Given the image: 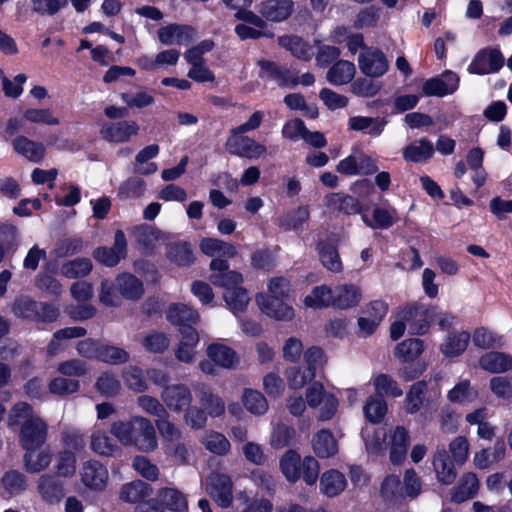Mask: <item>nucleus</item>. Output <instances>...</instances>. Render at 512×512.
<instances>
[{
    "label": "nucleus",
    "mask_w": 512,
    "mask_h": 512,
    "mask_svg": "<svg viewBox=\"0 0 512 512\" xmlns=\"http://www.w3.org/2000/svg\"><path fill=\"white\" fill-rule=\"evenodd\" d=\"M386 121L379 117L354 116L348 121V127L353 131H362L372 137L382 134Z\"/></svg>",
    "instance_id": "bb28decb"
},
{
    "label": "nucleus",
    "mask_w": 512,
    "mask_h": 512,
    "mask_svg": "<svg viewBox=\"0 0 512 512\" xmlns=\"http://www.w3.org/2000/svg\"><path fill=\"white\" fill-rule=\"evenodd\" d=\"M91 450L103 457H113L121 451L119 445L102 430L94 431L90 436Z\"/></svg>",
    "instance_id": "393cba45"
},
{
    "label": "nucleus",
    "mask_w": 512,
    "mask_h": 512,
    "mask_svg": "<svg viewBox=\"0 0 512 512\" xmlns=\"http://www.w3.org/2000/svg\"><path fill=\"white\" fill-rule=\"evenodd\" d=\"M223 298L233 313L244 311L250 301V297L243 287L224 291Z\"/></svg>",
    "instance_id": "13d9d810"
},
{
    "label": "nucleus",
    "mask_w": 512,
    "mask_h": 512,
    "mask_svg": "<svg viewBox=\"0 0 512 512\" xmlns=\"http://www.w3.org/2000/svg\"><path fill=\"white\" fill-rule=\"evenodd\" d=\"M355 72L352 62L339 60L328 70L326 77L333 85H344L354 78Z\"/></svg>",
    "instance_id": "e433bc0d"
},
{
    "label": "nucleus",
    "mask_w": 512,
    "mask_h": 512,
    "mask_svg": "<svg viewBox=\"0 0 512 512\" xmlns=\"http://www.w3.org/2000/svg\"><path fill=\"white\" fill-rule=\"evenodd\" d=\"M195 37V29L188 25L170 24L158 30L159 41L165 45H188Z\"/></svg>",
    "instance_id": "ddd939ff"
},
{
    "label": "nucleus",
    "mask_w": 512,
    "mask_h": 512,
    "mask_svg": "<svg viewBox=\"0 0 512 512\" xmlns=\"http://www.w3.org/2000/svg\"><path fill=\"white\" fill-rule=\"evenodd\" d=\"M285 298H269L258 295L256 302L260 309L270 317L277 320H290L294 316L293 309L284 302Z\"/></svg>",
    "instance_id": "a211bd4d"
},
{
    "label": "nucleus",
    "mask_w": 512,
    "mask_h": 512,
    "mask_svg": "<svg viewBox=\"0 0 512 512\" xmlns=\"http://www.w3.org/2000/svg\"><path fill=\"white\" fill-rule=\"evenodd\" d=\"M434 152L433 143L426 138H422L414 140L403 149V158L409 162L422 163L431 159Z\"/></svg>",
    "instance_id": "4be33fe9"
},
{
    "label": "nucleus",
    "mask_w": 512,
    "mask_h": 512,
    "mask_svg": "<svg viewBox=\"0 0 512 512\" xmlns=\"http://www.w3.org/2000/svg\"><path fill=\"white\" fill-rule=\"evenodd\" d=\"M333 289L326 285L315 287L309 295L305 297V305L311 308H323L333 306Z\"/></svg>",
    "instance_id": "8fccbe9b"
},
{
    "label": "nucleus",
    "mask_w": 512,
    "mask_h": 512,
    "mask_svg": "<svg viewBox=\"0 0 512 512\" xmlns=\"http://www.w3.org/2000/svg\"><path fill=\"white\" fill-rule=\"evenodd\" d=\"M279 44L289 50L295 57L303 60L310 59V46L297 36H282Z\"/></svg>",
    "instance_id": "680f3d73"
},
{
    "label": "nucleus",
    "mask_w": 512,
    "mask_h": 512,
    "mask_svg": "<svg viewBox=\"0 0 512 512\" xmlns=\"http://www.w3.org/2000/svg\"><path fill=\"white\" fill-rule=\"evenodd\" d=\"M95 388L105 397H114L120 393L121 384L115 374L104 372L97 378Z\"/></svg>",
    "instance_id": "0e129e2a"
},
{
    "label": "nucleus",
    "mask_w": 512,
    "mask_h": 512,
    "mask_svg": "<svg viewBox=\"0 0 512 512\" xmlns=\"http://www.w3.org/2000/svg\"><path fill=\"white\" fill-rule=\"evenodd\" d=\"M110 433L124 446L136 448L143 453L157 449L158 439L152 421L143 416H132L111 424Z\"/></svg>",
    "instance_id": "f03ea898"
},
{
    "label": "nucleus",
    "mask_w": 512,
    "mask_h": 512,
    "mask_svg": "<svg viewBox=\"0 0 512 512\" xmlns=\"http://www.w3.org/2000/svg\"><path fill=\"white\" fill-rule=\"evenodd\" d=\"M167 319L171 324L177 326L193 325L199 321V314L187 305L178 303L169 307Z\"/></svg>",
    "instance_id": "473e14b6"
},
{
    "label": "nucleus",
    "mask_w": 512,
    "mask_h": 512,
    "mask_svg": "<svg viewBox=\"0 0 512 512\" xmlns=\"http://www.w3.org/2000/svg\"><path fill=\"white\" fill-rule=\"evenodd\" d=\"M150 494V486L141 480H136L122 486L120 498L128 503H136L150 496Z\"/></svg>",
    "instance_id": "a18cd8bd"
},
{
    "label": "nucleus",
    "mask_w": 512,
    "mask_h": 512,
    "mask_svg": "<svg viewBox=\"0 0 512 512\" xmlns=\"http://www.w3.org/2000/svg\"><path fill=\"white\" fill-rule=\"evenodd\" d=\"M244 407L252 414L263 415L268 410L266 398L258 391L245 389L242 394Z\"/></svg>",
    "instance_id": "603ef678"
},
{
    "label": "nucleus",
    "mask_w": 512,
    "mask_h": 512,
    "mask_svg": "<svg viewBox=\"0 0 512 512\" xmlns=\"http://www.w3.org/2000/svg\"><path fill=\"white\" fill-rule=\"evenodd\" d=\"M318 250L321 263L325 268L334 273L342 271L343 266L336 247L328 243H320Z\"/></svg>",
    "instance_id": "09e8293b"
},
{
    "label": "nucleus",
    "mask_w": 512,
    "mask_h": 512,
    "mask_svg": "<svg viewBox=\"0 0 512 512\" xmlns=\"http://www.w3.org/2000/svg\"><path fill=\"white\" fill-rule=\"evenodd\" d=\"M12 144L15 151L30 162L39 163L45 157V146L42 143L30 140L25 136L16 137Z\"/></svg>",
    "instance_id": "5701e85b"
},
{
    "label": "nucleus",
    "mask_w": 512,
    "mask_h": 512,
    "mask_svg": "<svg viewBox=\"0 0 512 512\" xmlns=\"http://www.w3.org/2000/svg\"><path fill=\"white\" fill-rule=\"evenodd\" d=\"M374 387L376 395L381 398H383V396L397 398L403 394L398 383L387 374L377 375L374 379Z\"/></svg>",
    "instance_id": "6e6d98bb"
},
{
    "label": "nucleus",
    "mask_w": 512,
    "mask_h": 512,
    "mask_svg": "<svg viewBox=\"0 0 512 512\" xmlns=\"http://www.w3.org/2000/svg\"><path fill=\"white\" fill-rule=\"evenodd\" d=\"M470 341V334L466 331L451 333L441 345L442 352L449 357L462 354Z\"/></svg>",
    "instance_id": "79ce46f5"
},
{
    "label": "nucleus",
    "mask_w": 512,
    "mask_h": 512,
    "mask_svg": "<svg viewBox=\"0 0 512 512\" xmlns=\"http://www.w3.org/2000/svg\"><path fill=\"white\" fill-rule=\"evenodd\" d=\"M37 490L42 500L48 504H57L65 496L63 483L49 474H44L38 479Z\"/></svg>",
    "instance_id": "dca6fc26"
},
{
    "label": "nucleus",
    "mask_w": 512,
    "mask_h": 512,
    "mask_svg": "<svg viewBox=\"0 0 512 512\" xmlns=\"http://www.w3.org/2000/svg\"><path fill=\"white\" fill-rule=\"evenodd\" d=\"M92 270V262L89 258H76L64 263L60 272L69 279L84 277Z\"/></svg>",
    "instance_id": "864d4df0"
},
{
    "label": "nucleus",
    "mask_w": 512,
    "mask_h": 512,
    "mask_svg": "<svg viewBox=\"0 0 512 512\" xmlns=\"http://www.w3.org/2000/svg\"><path fill=\"white\" fill-rule=\"evenodd\" d=\"M363 410L370 422L379 423L386 414L387 405L383 398L374 395L368 398Z\"/></svg>",
    "instance_id": "69168bd1"
},
{
    "label": "nucleus",
    "mask_w": 512,
    "mask_h": 512,
    "mask_svg": "<svg viewBox=\"0 0 512 512\" xmlns=\"http://www.w3.org/2000/svg\"><path fill=\"white\" fill-rule=\"evenodd\" d=\"M116 289L129 300H138L144 293L142 282L130 273H123L116 278Z\"/></svg>",
    "instance_id": "cd10ccee"
},
{
    "label": "nucleus",
    "mask_w": 512,
    "mask_h": 512,
    "mask_svg": "<svg viewBox=\"0 0 512 512\" xmlns=\"http://www.w3.org/2000/svg\"><path fill=\"white\" fill-rule=\"evenodd\" d=\"M260 67L259 76L262 79H270L277 82L281 87H295L299 79L292 74L286 66H280L269 60L258 61Z\"/></svg>",
    "instance_id": "9d476101"
},
{
    "label": "nucleus",
    "mask_w": 512,
    "mask_h": 512,
    "mask_svg": "<svg viewBox=\"0 0 512 512\" xmlns=\"http://www.w3.org/2000/svg\"><path fill=\"white\" fill-rule=\"evenodd\" d=\"M129 353L118 346L101 345L98 360L111 365H120L129 361Z\"/></svg>",
    "instance_id": "e2e57ef3"
},
{
    "label": "nucleus",
    "mask_w": 512,
    "mask_h": 512,
    "mask_svg": "<svg viewBox=\"0 0 512 512\" xmlns=\"http://www.w3.org/2000/svg\"><path fill=\"white\" fill-rule=\"evenodd\" d=\"M433 467L437 480L443 485H450L456 479L457 473L453 462L444 447L437 449L433 457Z\"/></svg>",
    "instance_id": "6ab92c4d"
},
{
    "label": "nucleus",
    "mask_w": 512,
    "mask_h": 512,
    "mask_svg": "<svg viewBox=\"0 0 512 512\" xmlns=\"http://www.w3.org/2000/svg\"><path fill=\"white\" fill-rule=\"evenodd\" d=\"M207 490L220 507L228 508L232 504L233 486L228 475L212 473L208 478Z\"/></svg>",
    "instance_id": "0eeeda50"
},
{
    "label": "nucleus",
    "mask_w": 512,
    "mask_h": 512,
    "mask_svg": "<svg viewBox=\"0 0 512 512\" xmlns=\"http://www.w3.org/2000/svg\"><path fill=\"white\" fill-rule=\"evenodd\" d=\"M162 438V445L182 439V430L169 419V413L155 420V426Z\"/></svg>",
    "instance_id": "3c124183"
},
{
    "label": "nucleus",
    "mask_w": 512,
    "mask_h": 512,
    "mask_svg": "<svg viewBox=\"0 0 512 512\" xmlns=\"http://www.w3.org/2000/svg\"><path fill=\"white\" fill-rule=\"evenodd\" d=\"M202 444L207 450L217 455H226L230 450V442L221 433L210 431L205 434Z\"/></svg>",
    "instance_id": "052dcab7"
},
{
    "label": "nucleus",
    "mask_w": 512,
    "mask_h": 512,
    "mask_svg": "<svg viewBox=\"0 0 512 512\" xmlns=\"http://www.w3.org/2000/svg\"><path fill=\"white\" fill-rule=\"evenodd\" d=\"M294 3L291 0H265L259 6V13L272 22H282L292 14Z\"/></svg>",
    "instance_id": "f3484780"
},
{
    "label": "nucleus",
    "mask_w": 512,
    "mask_h": 512,
    "mask_svg": "<svg viewBox=\"0 0 512 512\" xmlns=\"http://www.w3.org/2000/svg\"><path fill=\"white\" fill-rule=\"evenodd\" d=\"M309 215L308 207L301 206L280 217L279 225L285 230H296L309 219Z\"/></svg>",
    "instance_id": "bf43d9fd"
},
{
    "label": "nucleus",
    "mask_w": 512,
    "mask_h": 512,
    "mask_svg": "<svg viewBox=\"0 0 512 512\" xmlns=\"http://www.w3.org/2000/svg\"><path fill=\"white\" fill-rule=\"evenodd\" d=\"M7 426L18 432L23 449L37 450L47 440V422L25 401H18L11 406L7 414Z\"/></svg>",
    "instance_id": "f257e3e1"
},
{
    "label": "nucleus",
    "mask_w": 512,
    "mask_h": 512,
    "mask_svg": "<svg viewBox=\"0 0 512 512\" xmlns=\"http://www.w3.org/2000/svg\"><path fill=\"white\" fill-rule=\"evenodd\" d=\"M345 476L338 470H328L320 478V490L328 497L339 495L346 488Z\"/></svg>",
    "instance_id": "c756f323"
},
{
    "label": "nucleus",
    "mask_w": 512,
    "mask_h": 512,
    "mask_svg": "<svg viewBox=\"0 0 512 512\" xmlns=\"http://www.w3.org/2000/svg\"><path fill=\"white\" fill-rule=\"evenodd\" d=\"M285 377L289 388L298 390L312 381L315 375L306 367L292 366L286 369Z\"/></svg>",
    "instance_id": "de8ad7c7"
},
{
    "label": "nucleus",
    "mask_w": 512,
    "mask_h": 512,
    "mask_svg": "<svg viewBox=\"0 0 512 512\" xmlns=\"http://www.w3.org/2000/svg\"><path fill=\"white\" fill-rule=\"evenodd\" d=\"M390 460L393 464H400L407 455L409 434L403 426H397L393 431L390 443Z\"/></svg>",
    "instance_id": "c85d7f7f"
},
{
    "label": "nucleus",
    "mask_w": 512,
    "mask_h": 512,
    "mask_svg": "<svg viewBox=\"0 0 512 512\" xmlns=\"http://www.w3.org/2000/svg\"><path fill=\"white\" fill-rule=\"evenodd\" d=\"M313 450L320 458H329L338 452V444L331 431L323 429L312 440Z\"/></svg>",
    "instance_id": "2f4dec72"
},
{
    "label": "nucleus",
    "mask_w": 512,
    "mask_h": 512,
    "mask_svg": "<svg viewBox=\"0 0 512 512\" xmlns=\"http://www.w3.org/2000/svg\"><path fill=\"white\" fill-rule=\"evenodd\" d=\"M479 488L477 476L472 473H466L462 476L457 487L452 493V501L456 503L464 502L476 495Z\"/></svg>",
    "instance_id": "c9c22d12"
},
{
    "label": "nucleus",
    "mask_w": 512,
    "mask_h": 512,
    "mask_svg": "<svg viewBox=\"0 0 512 512\" xmlns=\"http://www.w3.org/2000/svg\"><path fill=\"white\" fill-rule=\"evenodd\" d=\"M11 310L18 318L37 322H53L59 316V310L55 306L37 302L26 295L18 296Z\"/></svg>",
    "instance_id": "7ed1b4c3"
},
{
    "label": "nucleus",
    "mask_w": 512,
    "mask_h": 512,
    "mask_svg": "<svg viewBox=\"0 0 512 512\" xmlns=\"http://www.w3.org/2000/svg\"><path fill=\"white\" fill-rule=\"evenodd\" d=\"M139 126L135 121L122 120L102 125L100 135L103 139L113 143H123L138 134Z\"/></svg>",
    "instance_id": "1a4fd4ad"
},
{
    "label": "nucleus",
    "mask_w": 512,
    "mask_h": 512,
    "mask_svg": "<svg viewBox=\"0 0 512 512\" xmlns=\"http://www.w3.org/2000/svg\"><path fill=\"white\" fill-rule=\"evenodd\" d=\"M504 63V58L498 50H481L476 54L468 67L472 74H489L497 72Z\"/></svg>",
    "instance_id": "9b49d317"
},
{
    "label": "nucleus",
    "mask_w": 512,
    "mask_h": 512,
    "mask_svg": "<svg viewBox=\"0 0 512 512\" xmlns=\"http://www.w3.org/2000/svg\"><path fill=\"white\" fill-rule=\"evenodd\" d=\"M132 234L145 252H153L157 245L166 244L171 239L170 235L145 224L134 227Z\"/></svg>",
    "instance_id": "f8f14e48"
},
{
    "label": "nucleus",
    "mask_w": 512,
    "mask_h": 512,
    "mask_svg": "<svg viewBox=\"0 0 512 512\" xmlns=\"http://www.w3.org/2000/svg\"><path fill=\"white\" fill-rule=\"evenodd\" d=\"M398 213L394 208L376 207L373 210V218L369 220L363 217L364 222L373 229H387L398 221Z\"/></svg>",
    "instance_id": "37998d69"
},
{
    "label": "nucleus",
    "mask_w": 512,
    "mask_h": 512,
    "mask_svg": "<svg viewBox=\"0 0 512 512\" xmlns=\"http://www.w3.org/2000/svg\"><path fill=\"white\" fill-rule=\"evenodd\" d=\"M243 133H235L233 129L226 140L225 148L231 154L248 159H257L266 152V147Z\"/></svg>",
    "instance_id": "20e7f679"
},
{
    "label": "nucleus",
    "mask_w": 512,
    "mask_h": 512,
    "mask_svg": "<svg viewBox=\"0 0 512 512\" xmlns=\"http://www.w3.org/2000/svg\"><path fill=\"white\" fill-rule=\"evenodd\" d=\"M207 355L214 364L226 369H233L239 363L236 352L223 344L209 345Z\"/></svg>",
    "instance_id": "a878e982"
},
{
    "label": "nucleus",
    "mask_w": 512,
    "mask_h": 512,
    "mask_svg": "<svg viewBox=\"0 0 512 512\" xmlns=\"http://www.w3.org/2000/svg\"><path fill=\"white\" fill-rule=\"evenodd\" d=\"M158 153L159 146L157 144H151L139 151L135 158L137 164L135 171L141 175H150L155 173L157 171L156 163L148 161L156 157Z\"/></svg>",
    "instance_id": "a19ab883"
},
{
    "label": "nucleus",
    "mask_w": 512,
    "mask_h": 512,
    "mask_svg": "<svg viewBox=\"0 0 512 512\" xmlns=\"http://www.w3.org/2000/svg\"><path fill=\"white\" fill-rule=\"evenodd\" d=\"M145 188V181L140 177L133 176L120 185L118 196L121 199L138 198L143 195Z\"/></svg>",
    "instance_id": "338daca9"
},
{
    "label": "nucleus",
    "mask_w": 512,
    "mask_h": 512,
    "mask_svg": "<svg viewBox=\"0 0 512 512\" xmlns=\"http://www.w3.org/2000/svg\"><path fill=\"white\" fill-rule=\"evenodd\" d=\"M300 455L294 451H287L280 460V468L286 479L290 482H296L301 477Z\"/></svg>",
    "instance_id": "49530a36"
},
{
    "label": "nucleus",
    "mask_w": 512,
    "mask_h": 512,
    "mask_svg": "<svg viewBox=\"0 0 512 512\" xmlns=\"http://www.w3.org/2000/svg\"><path fill=\"white\" fill-rule=\"evenodd\" d=\"M427 392V383L418 381L414 383L406 395V411L410 414L418 412L423 406Z\"/></svg>",
    "instance_id": "5fc2aeb1"
},
{
    "label": "nucleus",
    "mask_w": 512,
    "mask_h": 512,
    "mask_svg": "<svg viewBox=\"0 0 512 512\" xmlns=\"http://www.w3.org/2000/svg\"><path fill=\"white\" fill-rule=\"evenodd\" d=\"M161 502L170 510L184 512L187 509L186 497L178 490L173 488H163L159 492Z\"/></svg>",
    "instance_id": "4d7b16f0"
},
{
    "label": "nucleus",
    "mask_w": 512,
    "mask_h": 512,
    "mask_svg": "<svg viewBox=\"0 0 512 512\" xmlns=\"http://www.w3.org/2000/svg\"><path fill=\"white\" fill-rule=\"evenodd\" d=\"M197 397L207 415L219 417L225 412V403L223 399L213 393L210 387L205 384H198L195 388Z\"/></svg>",
    "instance_id": "aec40b11"
},
{
    "label": "nucleus",
    "mask_w": 512,
    "mask_h": 512,
    "mask_svg": "<svg viewBox=\"0 0 512 512\" xmlns=\"http://www.w3.org/2000/svg\"><path fill=\"white\" fill-rule=\"evenodd\" d=\"M458 84L459 77L452 71H445L440 77L428 79L422 89L426 96L443 97L453 93Z\"/></svg>",
    "instance_id": "4468645a"
},
{
    "label": "nucleus",
    "mask_w": 512,
    "mask_h": 512,
    "mask_svg": "<svg viewBox=\"0 0 512 512\" xmlns=\"http://www.w3.org/2000/svg\"><path fill=\"white\" fill-rule=\"evenodd\" d=\"M359 69L369 77H380L384 75L389 67L385 54L373 47H366L358 57Z\"/></svg>",
    "instance_id": "39448f33"
},
{
    "label": "nucleus",
    "mask_w": 512,
    "mask_h": 512,
    "mask_svg": "<svg viewBox=\"0 0 512 512\" xmlns=\"http://www.w3.org/2000/svg\"><path fill=\"white\" fill-rule=\"evenodd\" d=\"M160 397L166 410L169 409L175 413L184 411L189 407L193 399L189 387L181 383L166 385Z\"/></svg>",
    "instance_id": "423d86ee"
},
{
    "label": "nucleus",
    "mask_w": 512,
    "mask_h": 512,
    "mask_svg": "<svg viewBox=\"0 0 512 512\" xmlns=\"http://www.w3.org/2000/svg\"><path fill=\"white\" fill-rule=\"evenodd\" d=\"M167 257L179 266H188L193 263L194 256L191 245L184 241L167 243Z\"/></svg>",
    "instance_id": "4c0bfd02"
},
{
    "label": "nucleus",
    "mask_w": 512,
    "mask_h": 512,
    "mask_svg": "<svg viewBox=\"0 0 512 512\" xmlns=\"http://www.w3.org/2000/svg\"><path fill=\"white\" fill-rule=\"evenodd\" d=\"M333 307L348 309L357 306L361 299V289L353 284L336 286L333 289Z\"/></svg>",
    "instance_id": "412c9836"
},
{
    "label": "nucleus",
    "mask_w": 512,
    "mask_h": 512,
    "mask_svg": "<svg viewBox=\"0 0 512 512\" xmlns=\"http://www.w3.org/2000/svg\"><path fill=\"white\" fill-rule=\"evenodd\" d=\"M424 350V343L418 338H410L399 343L395 348V357L404 363L413 362Z\"/></svg>",
    "instance_id": "58836bf2"
},
{
    "label": "nucleus",
    "mask_w": 512,
    "mask_h": 512,
    "mask_svg": "<svg viewBox=\"0 0 512 512\" xmlns=\"http://www.w3.org/2000/svg\"><path fill=\"white\" fill-rule=\"evenodd\" d=\"M127 255V240L122 230H116L112 247H98L93 256L100 263L113 267Z\"/></svg>",
    "instance_id": "6e6552de"
},
{
    "label": "nucleus",
    "mask_w": 512,
    "mask_h": 512,
    "mask_svg": "<svg viewBox=\"0 0 512 512\" xmlns=\"http://www.w3.org/2000/svg\"><path fill=\"white\" fill-rule=\"evenodd\" d=\"M23 456L24 468L28 473L36 474L46 470L51 463V453L48 450H29Z\"/></svg>",
    "instance_id": "72a5a7b5"
},
{
    "label": "nucleus",
    "mask_w": 512,
    "mask_h": 512,
    "mask_svg": "<svg viewBox=\"0 0 512 512\" xmlns=\"http://www.w3.org/2000/svg\"><path fill=\"white\" fill-rule=\"evenodd\" d=\"M416 316L430 317L432 322L436 321L442 330L449 329L455 322L456 317L448 312H442L437 306H430L427 309H411L406 312L405 318L411 319Z\"/></svg>",
    "instance_id": "7c9ffc66"
},
{
    "label": "nucleus",
    "mask_w": 512,
    "mask_h": 512,
    "mask_svg": "<svg viewBox=\"0 0 512 512\" xmlns=\"http://www.w3.org/2000/svg\"><path fill=\"white\" fill-rule=\"evenodd\" d=\"M325 204L329 209L343 212L345 214H356L360 212L359 201L347 194L331 193L325 197Z\"/></svg>",
    "instance_id": "f704fd0d"
},
{
    "label": "nucleus",
    "mask_w": 512,
    "mask_h": 512,
    "mask_svg": "<svg viewBox=\"0 0 512 512\" xmlns=\"http://www.w3.org/2000/svg\"><path fill=\"white\" fill-rule=\"evenodd\" d=\"M123 379L127 387L136 392L147 389L146 378L143 370L137 366H128L123 371Z\"/></svg>",
    "instance_id": "774afa93"
},
{
    "label": "nucleus",
    "mask_w": 512,
    "mask_h": 512,
    "mask_svg": "<svg viewBox=\"0 0 512 512\" xmlns=\"http://www.w3.org/2000/svg\"><path fill=\"white\" fill-rule=\"evenodd\" d=\"M80 475L83 484L94 490H102L108 481V470L96 460L85 462L81 468Z\"/></svg>",
    "instance_id": "2eb2a0df"
},
{
    "label": "nucleus",
    "mask_w": 512,
    "mask_h": 512,
    "mask_svg": "<svg viewBox=\"0 0 512 512\" xmlns=\"http://www.w3.org/2000/svg\"><path fill=\"white\" fill-rule=\"evenodd\" d=\"M0 486L5 494L18 495L27 489V478L18 470H10L2 476Z\"/></svg>",
    "instance_id": "ea45409f"
},
{
    "label": "nucleus",
    "mask_w": 512,
    "mask_h": 512,
    "mask_svg": "<svg viewBox=\"0 0 512 512\" xmlns=\"http://www.w3.org/2000/svg\"><path fill=\"white\" fill-rule=\"evenodd\" d=\"M141 345L147 352L162 354L168 349L170 339L164 332L151 330L142 337Z\"/></svg>",
    "instance_id": "c03bdc74"
},
{
    "label": "nucleus",
    "mask_w": 512,
    "mask_h": 512,
    "mask_svg": "<svg viewBox=\"0 0 512 512\" xmlns=\"http://www.w3.org/2000/svg\"><path fill=\"white\" fill-rule=\"evenodd\" d=\"M479 365L489 373H505L512 368V357L503 352L491 351L480 357Z\"/></svg>",
    "instance_id": "b1692460"
}]
</instances>
